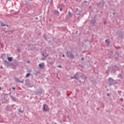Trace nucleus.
<instances>
[{"label":"nucleus","mask_w":124,"mask_h":124,"mask_svg":"<svg viewBox=\"0 0 124 124\" xmlns=\"http://www.w3.org/2000/svg\"><path fill=\"white\" fill-rule=\"evenodd\" d=\"M43 109L45 112H47L49 111V110H50V108L47 105H44L43 107Z\"/></svg>","instance_id":"obj_1"},{"label":"nucleus","mask_w":124,"mask_h":124,"mask_svg":"<svg viewBox=\"0 0 124 124\" xmlns=\"http://www.w3.org/2000/svg\"><path fill=\"white\" fill-rule=\"evenodd\" d=\"M108 84L109 86H112L113 85V83H114V79L109 78L108 79Z\"/></svg>","instance_id":"obj_2"},{"label":"nucleus","mask_w":124,"mask_h":124,"mask_svg":"<svg viewBox=\"0 0 124 124\" xmlns=\"http://www.w3.org/2000/svg\"><path fill=\"white\" fill-rule=\"evenodd\" d=\"M41 52H43L42 55L45 57V58H46V57H48V54L46 53V50H45V51H43V50H41Z\"/></svg>","instance_id":"obj_3"},{"label":"nucleus","mask_w":124,"mask_h":124,"mask_svg":"<svg viewBox=\"0 0 124 124\" xmlns=\"http://www.w3.org/2000/svg\"><path fill=\"white\" fill-rule=\"evenodd\" d=\"M43 93V90L42 89L39 90L36 93V94H41Z\"/></svg>","instance_id":"obj_4"},{"label":"nucleus","mask_w":124,"mask_h":124,"mask_svg":"<svg viewBox=\"0 0 124 124\" xmlns=\"http://www.w3.org/2000/svg\"><path fill=\"white\" fill-rule=\"evenodd\" d=\"M44 63H41L39 64V67H40V68H43V67H44Z\"/></svg>","instance_id":"obj_5"},{"label":"nucleus","mask_w":124,"mask_h":124,"mask_svg":"<svg viewBox=\"0 0 124 124\" xmlns=\"http://www.w3.org/2000/svg\"><path fill=\"white\" fill-rule=\"evenodd\" d=\"M105 43L107 44V45H109V44H110V39L106 40Z\"/></svg>","instance_id":"obj_6"},{"label":"nucleus","mask_w":124,"mask_h":124,"mask_svg":"<svg viewBox=\"0 0 124 124\" xmlns=\"http://www.w3.org/2000/svg\"><path fill=\"white\" fill-rule=\"evenodd\" d=\"M69 58H70L71 59H74V55L72 54H70L69 56H68Z\"/></svg>","instance_id":"obj_7"},{"label":"nucleus","mask_w":124,"mask_h":124,"mask_svg":"<svg viewBox=\"0 0 124 124\" xmlns=\"http://www.w3.org/2000/svg\"><path fill=\"white\" fill-rule=\"evenodd\" d=\"M73 78H74V79H78V77L77 76V75H75L74 77L71 78L72 79H73Z\"/></svg>","instance_id":"obj_8"},{"label":"nucleus","mask_w":124,"mask_h":124,"mask_svg":"<svg viewBox=\"0 0 124 124\" xmlns=\"http://www.w3.org/2000/svg\"><path fill=\"white\" fill-rule=\"evenodd\" d=\"M0 24H1V26H2V27H5V26H6V24H4L2 22H0Z\"/></svg>","instance_id":"obj_9"},{"label":"nucleus","mask_w":124,"mask_h":124,"mask_svg":"<svg viewBox=\"0 0 124 124\" xmlns=\"http://www.w3.org/2000/svg\"><path fill=\"white\" fill-rule=\"evenodd\" d=\"M13 60L12 57H8V61H9V62H11Z\"/></svg>","instance_id":"obj_10"},{"label":"nucleus","mask_w":124,"mask_h":124,"mask_svg":"<svg viewBox=\"0 0 124 124\" xmlns=\"http://www.w3.org/2000/svg\"><path fill=\"white\" fill-rule=\"evenodd\" d=\"M30 75H31L30 73L27 74L26 76V78H28V77H29V76H30Z\"/></svg>","instance_id":"obj_11"},{"label":"nucleus","mask_w":124,"mask_h":124,"mask_svg":"<svg viewBox=\"0 0 124 124\" xmlns=\"http://www.w3.org/2000/svg\"><path fill=\"white\" fill-rule=\"evenodd\" d=\"M68 15H69V16H72V14L71 13V12H68Z\"/></svg>","instance_id":"obj_12"},{"label":"nucleus","mask_w":124,"mask_h":124,"mask_svg":"<svg viewBox=\"0 0 124 124\" xmlns=\"http://www.w3.org/2000/svg\"><path fill=\"white\" fill-rule=\"evenodd\" d=\"M12 99H13V100H16V98H15V97H13L12 98Z\"/></svg>","instance_id":"obj_13"},{"label":"nucleus","mask_w":124,"mask_h":124,"mask_svg":"<svg viewBox=\"0 0 124 124\" xmlns=\"http://www.w3.org/2000/svg\"><path fill=\"white\" fill-rule=\"evenodd\" d=\"M45 60V58H42V61H44Z\"/></svg>","instance_id":"obj_14"},{"label":"nucleus","mask_w":124,"mask_h":124,"mask_svg":"<svg viewBox=\"0 0 124 124\" xmlns=\"http://www.w3.org/2000/svg\"><path fill=\"white\" fill-rule=\"evenodd\" d=\"M58 67H59V68H61L62 66H61V65H58Z\"/></svg>","instance_id":"obj_15"},{"label":"nucleus","mask_w":124,"mask_h":124,"mask_svg":"<svg viewBox=\"0 0 124 124\" xmlns=\"http://www.w3.org/2000/svg\"><path fill=\"white\" fill-rule=\"evenodd\" d=\"M35 19L36 20H38V17H35Z\"/></svg>","instance_id":"obj_16"},{"label":"nucleus","mask_w":124,"mask_h":124,"mask_svg":"<svg viewBox=\"0 0 124 124\" xmlns=\"http://www.w3.org/2000/svg\"><path fill=\"white\" fill-rule=\"evenodd\" d=\"M109 95H110V94H109V93H108L107 94V96H109Z\"/></svg>","instance_id":"obj_17"},{"label":"nucleus","mask_w":124,"mask_h":124,"mask_svg":"<svg viewBox=\"0 0 124 124\" xmlns=\"http://www.w3.org/2000/svg\"><path fill=\"white\" fill-rule=\"evenodd\" d=\"M81 61H84V58H81Z\"/></svg>","instance_id":"obj_18"},{"label":"nucleus","mask_w":124,"mask_h":124,"mask_svg":"<svg viewBox=\"0 0 124 124\" xmlns=\"http://www.w3.org/2000/svg\"><path fill=\"white\" fill-rule=\"evenodd\" d=\"M12 89H13L14 90H15V87H13Z\"/></svg>","instance_id":"obj_19"},{"label":"nucleus","mask_w":124,"mask_h":124,"mask_svg":"<svg viewBox=\"0 0 124 124\" xmlns=\"http://www.w3.org/2000/svg\"><path fill=\"white\" fill-rule=\"evenodd\" d=\"M80 13L77 14V15H80Z\"/></svg>","instance_id":"obj_20"},{"label":"nucleus","mask_w":124,"mask_h":124,"mask_svg":"<svg viewBox=\"0 0 124 124\" xmlns=\"http://www.w3.org/2000/svg\"><path fill=\"white\" fill-rule=\"evenodd\" d=\"M62 57H64V54H63Z\"/></svg>","instance_id":"obj_21"},{"label":"nucleus","mask_w":124,"mask_h":124,"mask_svg":"<svg viewBox=\"0 0 124 124\" xmlns=\"http://www.w3.org/2000/svg\"><path fill=\"white\" fill-rule=\"evenodd\" d=\"M60 11H62V8L60 9Z\"/></svg>","instance_id":"obj_22"},{"label":"nucleus","mask_w":124,"mask_h":124,"mask_svg":"<svg viewBox=\"0 0 124 124\" xmlns=\"http://www.w3.org/2000/svg\"><path fill=\"white\" fill-rule=\"evenodd\" d=\"M0 90H1V88L0 87Z\"/></svg>","instance_id":"obj_23"},{"label":"nucleus","mask_w":124,"mask_h":124,"mask_svg":"<svg viewBox=\"0 0 124 124\" xmlns=\"http://www.w3.org/2000/svg\"><path fill=\"white\" fill-rule=\"evenodd\" d=\"M21 113H23V111H20Z\"/></svg>","instance_id":"obj_24"},{"label":"nucleus","mask_w":124,"mask_h":124,"mask_svg":"<svg viewBox=\"0 0 124 124\" xmlns=\"http://www.w3.org/2000/svg\"><path fill=\"white\" fill-rule=\"evenodd\" d=\"M7 27H8V25H7Z\"/></svg>","instance_id":"obj_25"}]
</instances>
